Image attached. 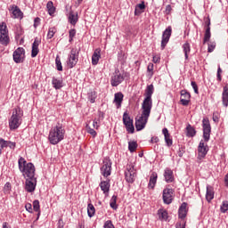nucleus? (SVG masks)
Masks as SVG:
<instances>
[{"label": "nucleus", "mask_w": 228, "mask_h": 228, "mask_svg": "<svg viewBox=\"0 0 228 228\" xmlns=\"http://www.w3.org/2000/svg\"><path fill=\"white\" fill-rule=\"evenodd\" d=\"M65 138V128L63 125L57 123L49 133L48 140L52 145H58Z\"/></svg>", "instance_id": "1"}, {"label": "nucleus", "mask_w": 228, "mask_h": 228, "mask_svg": "<svg viewBox=\"0 0 228 228\" xmlns=\"http://www.w3.org/2000/svg\"><path fill=\"white\" fill-rule=\"evenodd\" d=\"M18 167L25 179L35 178V165H33V163H28L25 158L20 157L18 160Z\"/></svg>", "instance_id": "2"}, {"label": "nucleus", "mask_w": 228, "mask_h": 228, "mask_svg": "<svg viewBox=\"0 0 228 228\" xmlns=\"http://www.w3.org/2000/svg\"><path fill=\"white\" fill-rule=\"evenodd\" d=\"M22 117H24V111L20 110V107L13 109L12 115L9 119V127L12 131L19 129L22 124Z\"/></svg>", "instance_id": "3"}, {"label": "nucleus", "mask_w": 228, "mask_h": 228, "mask_svg": "<svg viewBox=\"0 0 228 228\" xmlns=\"http://www.w3.org/2000/svg\"><path fill=\"white\" fill-rule=\"evenodd\" d=\"M0 43L2 45H8L10 44V37L8 36V29L4 22L0 24Z\"/></svg>", "instance_id": "4"}, {"label": "nucleus", "mask_w": 228, "mask_h": 228, "mask_svg": "<svg viewBox=\"0 0 228 228\" xmlns=\"http://www.w3.org/2000/svg\"><path fill=\"white\" fill-rule=\"evenodd\" d=\"M77 61H79V52L77 51V49H71L70 53L69 55V59H68V66L69 67V69H74V67H76V65H77Z\"/></svg>", "instance_id": "5"}, {"label": "nucleus", "mask_w": 228, "mask_h": 228, "mask_svg": "<svg viewBox=\"0 0 228 228\" xmlns=\"http://www.w3.org/2000/svg\"><path fill=\"white\" fill-rule=\"evenodd\" d=\"M123 124L126 126L127 133L133 134L134 133V125H133V118L129 116L127 111L123 114Z\"/></svg>", "instance_id": "6"}, {"label": "nucleus", "mask_w": 228, "mask_h": 228, "mask_svg": "<svg viewBox=\"0 0 228 228\" xmlns=\"http://www.w3.org/2000/svg\"><path fill=\"white\" fill-rule=\"evenodd\" d=\"M142 117L149 118L151 117V110H152V99L151 98H144L142 104Z\"/></svg>", "instance_id": "7"}, {"label": "nucleus", "mask_w": 228, "mask_h": 228, "mask_svg": "<svg viewBox=\"0 0 228 228\" xmlns=\"http://www.w3.org/2000/svg\"><path fill=\"white\" fill-rule=\"evenodd\" d=\"M136 178V170H134V166H126V170L125 171V179L126 183H134Z\"/></svg>", "instance_id": "8"}, {"label": "nucleus", "mask_w": 228, "mask_h": 228, "mask_svg": "<svg viewBox=\"0 0 228 228\" xmlns=\"http://www.w3.org/2000/svg\"><path fill=\"white\" fill-rule=\"evenodd\" d=\"M202 126L204 142H209V139L211 138V124H209V120L203 118Z\"/></svg>", "instance_id": "9"}, {"label": "nucleus", "mask_w": 228, "mask_h": 228, "mask_svg": "<svg viewBox=\"0 0 228 228\" xmlns=\"http://www.w3.org/2000/svg\"><path fill=\"white\" fill-rule=\"evenodd\" d=\"M101 174L103 177H110V175H111V160H110V159L106 158L103 159Z\"/></svg>", "instance_id": "10"}, {"label": "nucleus", "mask_w": 228, "mask_h": 228, "mask_svg": "<svg viewBox=\"0 0 228 228\" xmlns=\"http://www.w3.org/2000/svg\"><path fill=\"white\" fill-rule=\"evenodd\" d=\"M13 61L15 63H22L24 61V58L26 56V51L22 47H18L14 52H13Z\"/></svg>", "instance_id": "11"}, {"label": "nucleus", "mask_w": 228, "mask_h": 228, "mask_svg": "<svg viewBox=\"0 0 228 228\" xmlns=\"http://www.w3.org/2000/svg\"><path fill=\"white\" fill-rule=\"evenodd\" d=\"M37 189V177L26 178L25 181V190L28 193H33Z\"/></svg>", "instance_id": "12"}, {"label": "nucleus", "mask_w": 228, "mask_h": 228, "mask_svg": "<svg viewBox=\"0 0 228 228\" xmlns=\"http://www.w3.org/2000/svg\"><path fill=\"white\" fill-rule=\"evenodd\" d=\"M170 37H172V27H167L163 34H162V40H161V49H165L167 47V44H168L170 40Z\"/></svg>", "instance_id": "13"}, {"label": "nucleus", "mask_w": 228, "mask_h": 228, "mask_svg": "<svg viewBox=\"0 0 228 228\" xmlns=\"http://www.w3.org/2000/svg\"><path fill=\"white\" fill-rule=\"evenodd\" d=\"M208 151H209V148L208 147V144L204 143V140H201L198 146L199 159H204Z\"/></svg>", "instance_id": "14"}, {"label": "nucleus", "mask_w": 228, "mask_h": 228, "mask_svg": "<svg viewBox=\"0 0 228 228\" xmlns=\"http://www.w3.org/2000/svg\"><path fill=\"white\" fill-rule=\"evenodd\" d=\"M123 81H124V76H122V74L118 69H116V71L113 73L111 77V80H110L111 86H118V85H120V83H122Z\"/></svg>", "instance_id": "15"}, {"label": "nucleus", "mask_w": 228, "mask_h": 228, "mask_svg": "<svg viewBox=\"0 0 228 228\" xmlns=\"http://www.w3.org/2000/svg\"><path fill=\"white\" fill-rule=\"evenodd\" d=\"M147 120H149V118L143 116L142 114L139 118L135 119V129L136 131H142V129H145V126H147Z\"/></svg>", "instance_id": "16"}, {"label": "nucleus", "mask_w": 228, "mask_h": 228, "mask_svg": "<svg viewBox=\"0 0 228 228\" xmlns=\"http://www.w3.org/2000/svg\"><path fill=\"white\" fill-rule=\"evenodd\" d=\"M172 195H174V190L172 189H164L163 190V200L164 204H172Z\"/></svg>", "instance_id": "17"}, {"label": "nucleus", "mask_w": 228, "mask_h": 228, "mask_svg": "<svg viewBox=\"0 0 228 228\" xmlns=\"http://www.w3.org/2000/svg\"><path fill=\"white\" fill-rule=\"evenodd\" d=\"M190 99H191V95L186 90L181 91V99L180 102L183 106H188L190 104Z\"/></svg>", "instance_id": "18"}, {"label": "nucleus", "mask_w": 228, "mask_h": 228, "mask_svg": "<svg viewBox=\"0 0 228 228\" xmlns=\"http://www.w3.org/2000/svg\"><path fill=\"white\" fill-rule=\"evenodd\" d=\"M38 45H40V40H38V37H36L32 44V51H31L32 58H37V56L38 55V53H40V50L38 49Z\"/></svg>", "instance_id": "19"}, {"label": "nucleus", "mask_w": 228, "mask_h": 228, "mask_svg": "<svg viewBox=\"0 0 228 228\" xmlns=\"http://www.w3.org/2000/svg\"><path fill=\"white\" fill-rule=\"evenodd\" d=\"M187 206H188V203L183 202L182 203V205L178 209V216L179 218H181V220H184V217L186 216V215H188V210L186 209Z\"/></svg>", "instance_id": "20"}, {"label": "nucleus", "mask_w": 228, "mask_h": 228, "mask_svg": "<svg viewBox=\"0 0 228 228\" xmlns=\"http://www.w3.org/2000/svg\"><path fill=\"white\" fill-rule=\"evenodd\" d=\"M102 191L104 193V195H108V193H110V180H106V181H102L99 184Z\"/></svg>", "instance_id": "21"}, {"label": "nucleus", "mask_w": 228, "mask_h": 228, "mask_svg": "<svg viewBox=\"0 0 228 228\" xmlns=\"http://www.w3.org/2000/svg\"><path fill=\"white\" fill-rule=\"evenodd\" d=\"M156 183H158V174L156 172H153L150 176L148 188H150L151 190H154V187L156 186Z\"/></svg>", "instance_id": "22"}, {"label": "nucleus", "mask_w": 228, "mask_h": 228, "mask_svg": "<svg viewBox=\"0 0 228 228\" xmlns=\"http://www.w3.org/2000/svg\"><path fill=\"white\" fill-rule=\"evenodd\" d=\"M164 177L166 183H173L174 182V171L170 168H166L164 172Z\"/></svg>", "instance_id": "23"}, {"label": "nucleus", "mask_w": 228, "mask_h": 228, "mask_svg": "<svg viewBox=\"0 0 228 228\" xmlns=\"http://www.w3.org/2000/svg\"><path fill=\"white\" fill-rule=\"evenodd\" d=\"M122 101H124V94L122 93H116L114 94V102L117 108H120L122 106Z\"/></svg>", "instance_id": "24"}, {"label": "nucleus", "mask_w": 228, "mask_h": 228, "mask_svg": "<svg viewBox=\"0 0 228 228\" xmlns=\"http://www.w3.org/2000/svg\"><path fill=\"white\" fill-rule=\"evenodd\" d=\"M222 102H223V105L224 106V108H227V106H228V84H226L223 89Z\"/></svg>", "instance_id": "25"}, {"label": "nucleus", "mask_w": 228, "mask_h": 228, "mask_svg": "<svg viewBox=\"0 0 228 228\" xmlns=\"http://www.w3.org/2000/svg\"><path fill=\"white\" fill-rule=\"evenodd\" d=\"M215 199V191L213 189V186L208 185L207 186V193H206V200L208 202H211Z\"/></svg>", "instance_id": "26"}, {"label": "nucleus", "mask_w": 228, "mask_h": 228, "mask_svg": "<svg viewBox=\"0 0 228 228\" xmlns=\"http://www.w3.org/2000/svg\"><path fill=\"white\" fill-rule=\"evenodd\" d=\"M52 85L55 90H60L61 88H63V79L53 77Z\"/></svg>", "instance_id": "27"}, {"label": "nucleus", "mask_w": 228, "mask_h": 228, "mask_svg": "<svg viewBox=\"0 0 228 228\" xmlns=\"http://www.w3.org/2000/svg\"><path fill=\"white\" fill-rule=\"evenodd\" d=\"M162 134H164L165 137V142L167 145V147H171L173 141L170 138V134L168 133V129L167 128H163L162 129Z\"/></svg>", "instance_id": "28"}, {"label": "nucleus", "mask_w": 228, "mask_h": 228, "mask_svg": "<svg viewBox=\"0 0 228 228\" xmlns=\"http://www.w3.org/2000/svg\"><path fill=\"white\" fill-rule=\"evenodd\" d=\"M99 60H101V50L96 49V50H94L93 56H92V64L97 65V63H99Z\"/></svg>", "instance_id": "29"}, {"label": "nucleus", "mask_w": 228, "mask_h": 228, "mask_svg": "<svg viewBox=\"0 0 228 228\" xmlns=\"http://www.w3.org/2000/svg\"><path fill=\"white\" fill-rule=\"evenodd\" d=\"M68 19H69V24H72V26H76V24H77V20H78L77 13H74L73 11L69 12Z\"/></svg>", "instance_id": "30"}, {"label": "nucleus", "mask_w": 228, "mask_h": 228, "mask_svg": "<svg viewBox=\"0 0 228 228\" xmlns=\"http://www.w3.org/2000/svg\"><path fill=\"white\" fill-rule=\"evenodd\" d=\"M197 134V130L191 125L188 124L186 126V136L188 138H193Z\"/></svg>", "instance_id": "31"}, {"label": "nucleus", "mask_w": 228, "mask_h": 228, "mask_svg": "<svg viewBox=\"0 0 228 228\" xmlns=\"http://www.w3.org/2000/svg\"><path fill=\"white\" fill-rule=\"evenodd\" d=\"M11 10H12V17L13 19H20V18H22V12L20 11V9H19V7L12 6Z\"/></svg>", "instance_id": "32"}, {"label": "nucleus", "mask_w": 228, "mask_h": 228, "mask_svg": "<svg viewBox=\"0 0 228 228\" xmlns=\"http://www.w3.org/2000/svg\"><path fill=\"white\" fill-rule=\"evenodd\" d=\"M152 94H154V86L150 85L147 86L146 91H145V99H152Z\"/></svg>", "instance_id": "33"}, {"label": "nucleus", "mask_w": 228, "mask_h": 228, "mask_svg": "<svg viewBox=\"0 0 228 228\" xmlns=\"http://www.w3.org/2000/svg\"><path fill=\"white\" fill-rule=\"evenodd\" d=\"M46 8L48 10L49 15H54V12H56V7H54V4H53V1H49L47 3Z\"/></svg>", "instance_id": "34"}, {"label": "nucleus", "mask_w": 228, "mask_h": 228, "mask_svg": "<svg viewBox=\"0 0 228 228\" xmlns=\"http://www.w3.org/2000/svg\"><path fill=\"white\" fill-rule=\"evenodd\" d=\"M33 209L37 213V220H38V218H40V201H38V200L33 201Z\"/></svg>", "instance_id": "35"}, {"label": "nucleus", "mask_w": 228, "mask_h": 228, "mask_svg": "<svg viewBox=\"0 0 228 228\" xmlns=\"http://www.w3.org/2000/svg\"><path fill=\"white\" fill-rule=\"evenodd\" d=\"M211 39V28H207L205 34H204V38H203V44H206L207 42H209Z\"/></svg>", "instance_id": "36"}, {"label": "nucleus", "mask_w": 228, "mask_h": 228, "mask_svg": "<svg viewBox=\"0 0 228 228\" xmlns=\"http://www.w3.org/2000/svg\"><path fill=\"white\" fill-rule=\"evenodd\" d=\"M87 215L89 218H92L95 215V207L92 203L87 205Z\"/></svg>", "instance_id": "37"}, {"label": "nucleus", "mask_w": 228, "mask_h": 228, "mask_svg": "<svg viewBox=\"0 0 228 228\" xmlns=\"http://www.w3.org/2000/svg\"><path fill=\"white\" fill-rule=\"evenodd\" d=\"M159 220H168V212L165 209H159Z\"/></svg>", "instance_id": "38"}, {"label": "nucleus", "mask_w": 228, "mask_h": 228, "mask_svg": "<svg viewBox=\"0 0 228 228\" xmlns=\"http://www.w3.org/2000/svg\"><path fill=\"white\" fill-rule=\"evenodd\" d=\"M183 49L185 60H188V54H190V51H191V48L190 47V43L183 44Z\"/></svg>", "instance_id": "39"}, {"label": "nucleus", "mask_w": 228, "mask_h": 228, "mask_svg": "<svg viewBox=\"0 0 228 228\" xmlns=\"http://www.w3.org/2000/svg\"><path fill=\"white\" fill-rule=\"evenodd\" d=\"M87 98L88 101H90V102L94 104V102H95V99H97V93H95V91L89 92L87 94Z\"/></svg>", "instance_id": "40"}, {"label": "nucleus", "mask_w": 228, "mask_h": 228, "mask_svg": "<svg viewBox=\"0 0 228 228\" xmlns=\"http://www.w3.org/2000/svg\"><path fill=\"white\" fill-rule=\"evenodd\" d=\"M55 65H56V69H57V70H59V72H61V70H63V66H61V60L60 59V55L56 56Z\"/></svg>", "instance_id": "41"}, {"label": "nucleus", "mask_w": 228, "mask_h": 228, "mask_svg": "<svg viewBox=\"0 0 228 228\" xmlns=\"http://www.w3.org/2000/svg\"><path fill=\"white\" fill-rule=\"evenodd\" d=\"M137 148H138V143H136V142H128V151H130L131 152H134Z\"/></svg>", "instance_id": "42"}, {"label": "nucleus", "mask_w": 228, "mask_h": 228, "mask_svg": "<svg viewBox=\"0 0 228 228\" xmlns=\"http://www.w3.org/2000/svg\"><path fill=\"white\" fill-rule=\"evenodd\" d=\"M110 208H112V209H117V196L113 195L111 200H110Z\"/></svg>", "instance_id": "43"}, {"label": "nucleus", "mask_w": 228, "mask_h": 228, "mask_svg": "<svg viewBox=\"0 0 228 228\" xmlns=\"http://www.w3.org/2000/svg\"><path fill=\"white\" fill-rule=\"evenodd\" d=\"M228 210V201H223L221 208H220V211L221 213H227Z\"/></svg>", "instance_id": "44"}, {"label": "nucleus", "mask_w": 228, "mask_h": 228, "mask_svg": "<svg viewBox=\"0 0 228 228\" xmlns=\"http://www.w3.org/2000/svg\"><path fill=\"white\" fill-rule=\"evenodd\" d=\"M86 129H87V133L89 134H91L92 136H94V138H95V136H97V132H95V130L92 127H90V126L86 125Z\"/></svg>", "instance_id": "45"}, {"label": "nucleus", "mask_w": 228, "mask_h": 228, "mask_svg": "<svg viewBox=\"0 0 228 228\" xmlns=\"http://www.w3.org/2000/svg\"><path fill=\"white\" fill-rule=\"evenodd\" d=\"M56 33V28H50L47 33V38L51 39L53 37H54Z\"/></svg>", "instance_id": "46"}, {"label": "nucleus", "mask_w": 228, "mask_h": 228, "mask_svg": "<svg viewBox=\"0 0 228 228\" xmlns=\"http://www.w3.org/2000/svg\"><path fill=\"white\" fill-rule=\"evenodd\" d=\"M215 47H216V43L209 42L208 47V53H213L215 51Z\"/></svg>", "instance_id": "47"}, {"label": "nucleus", "mask_w": 228, "mask_h": 228, "mask_svg": "<svg viewBox=\"0 0 228 228\" xmlns=\"http://www.w3.org/2000/svg\"><path fill=\"white\" fill-rule=\"evenodd\" d=\"M104 228H115V226L113 225V223H111V221L108 220L104 223L103 225Z\"/></svg>", "instance_id": "48"}, {"label": "nucleus", "mask_w": 228, "mask_h": 228, "mask_svg": "<svg viewBox=\"0 0 228 228\" xmlns=\"http://www.w3.org/2000/svg\"><path fill=\"white\" fill-rule=\"evenodd\" d=\"M216 77L217 81H222V68L220 66H218Z\"/></svg>", "instance_id": "49"}, {"label": "nucleus", "mask_w": 228, "mask_h": 228, "mask_svg": "<svg viewBox=\"0 0 228 228\" xmlns=\"http://www.w3.org/2000/svg\"><path fill=\"white\" fill-rule=\"evenodd\" d=\"M10 188H12V184L10 183H5V185H4V193H5V195L6 194H8V193H10V192H8V191H10Z\"/></svg>", "instance_id": "50"}, {"label": "nucleus", "mask_w": 228, "mask_h": 228, "mask_svg": "<svg viewBox=\"0 0 228 228\" xmlns=\"http://www.w3.org/2000/svg\"><path fill=\"white\" fill-rule=\"evenodd\" d=\"M191 85L196 94H199V86H197V83L195 81H191Z\"/></svg>", "instance_id": "51"}, {"label": "nucleus", "mask_w": 228, "mask_h": 228, "mask_svg": "<svg viewBox=\"0 0 228 228\" xmlns=\"http://www.w3.org/2000/svg\"><path fill=\"white\" fill-rule=\"evenodd\" d=\"M9 142L10 141H4V139H3L2 147L0 148V154H1L2 151L4 149V147H8Z\"/></svg>", "instance_id": "52"}, {"label": "nucleus", "mask_w": 228, "mask_h": 228, "mask_svg": "<svg viewBox=\"0 0 228 228\" xmlns=\"http://www.w3.org/2000/svg\"><path fill=\"white\" fill-rule=\"evenodd\" d=\"M25 208L28 213H33V206L31 205V203H27L25 205Z\"/></svg>", "instance_id": "53"}, {"label": "nucleus", "mask_w": 228, "mask_h": 228, "mask_svg": "<svg viewBox=\"0 0 228 228\" xmlns=\"http://www.w3.org/2000/svg\"><path fill=\"white\" fill-rule=\"evenodd\" d=\"M172 12V5L167 4V5L166 6V11H165L166 15H170V12Z\"/></svg>", "instance_id": "54"}, {"label": "nucleus", "mask_w": 228, "mask_h": 228, "mask_svg": "<svg viewBox=\"0 0 228 228\" xmlns=\"http://www.w3.org/2000/svg\"><path fill=\"white\" fill-rule=\"evenodd\" d=\"M177 154H178L179 158H183V155L184 154V148L180 147L177 151Z\"/></svg>", "instance_id": "55"}, {"label": "nucleus", "mask_w": 228, "mask_h": 228, "mask_svg": "<svg viewBox=\"0 0 228 228\" xmlns=\"http://www.w3.org/2000/svg\"><path fill=\"white\" fill-rule=\"evenodd\" d=\"M135 8H137L138 10H143L145 8V3L142 2L141 4H137Z\"/></svg>", "instance_id": "56"}, {"label": "nucleus", "mask_w": 228, "mask_h": 228, "mask_svg": "<svg viewBox=\"0 0 228 228\" xmlns=\"http://www.w3.org/2000/svg\"><path fill=\"white\" fill-rule=\"evenodd\" d=\"M57 225V228H63L65 225V223H63V219H59Z\"/></svg>", "instance_id": "57"}, {"label": "nucleus", "mask_w": 228, "mask_h": 228, "mask_svg": "<svg viewBox=\"0 0 228 228\" xmlns=\"http://www.w3.org/2000/svg\"><path fill=\"white\" fill-rule=\"evenodd\" d=\"M69 38H74L76 37V29L72 28L69 31Z\"/></svg>", "instance_id": "58"}, {"label": "nucleus", "mask_w": 228, "mask_h": 228, "mask_svg": "<svg viewBox=\"0 0 228 228\" xmlns=\"http://www.w3.org/2000/svg\"><path fill=\"white\" fill-rule=\"evenodd\" d=\"M160 60H161V58H159V56L155 55V56H153L152 61H153V63H159Z\"/></svg>", "instance_id": "59"}, {"label": "nucleus", "mask_w": 228, "mask_h": 228, "mask_svg": "<svg viewBox=\"0 0 228 228\" xmlns=\"http://www.w3.org/2000/svg\"><path fill=\"white\" fill-rule=\"evenodd\" d=\"M147 70H148V72H152L154 70V64L149 63Z\"/></svg>", "instance_id": "60"}, {"label": "nucleus", "mask_w": 228, "mask_h": 228, "mask_svg": "<svg viewBox=\"0 0 228 228\" xmlns=\"http://www.w3.org/2000/svg\"><path fill=\"white\" fill-rule=\"evenodd\" d=\"M206 27L207 28H211V19L209 17L207 18V20L205 21Z\"/></svg>", "instance_id": "61"}, {"label": "nucleus", "mask_w": 228, "mask_h": 228, "mask_svg": "<svg viewBox=\"0 0 228 228\" xmlns=\"http://www.w3.org/2000/svg\"><path fill=\"white\" fill-rule=\"evenodd\" d=\"M15 146H16L15 142H13L12 141H9V143H8L7 147H10L11 149H15Z\"/></svg>", "instance_id": "62"}, {"label": "nucleus", "mask_w": 228, "mask_h": 228, "mask_svg": "<svg viewBox=\"0 0 228 228\" xmlns=\"http://www.w3.org/2000/svg\"><path fill=\"white\" fill-rule=\"evenodd\" d=\"M3 228H12V225H10V224L4 222L3 223Z\"/></svg>", "instance_id": "63"}, {"label": "nucleus", "mask_w": 228, "mask_h": 228, "mask_svg": "<svg viewBox=\"0 0 228 228\" xmlns=\"http://www.w3.org/2000/svg\"><path fill=\"white\" fill-rule=\"evenodd\" d=\"M225 185L228 186V174L224 176Z\"/></svg>", "instance_id": "64"}]
</instances>
